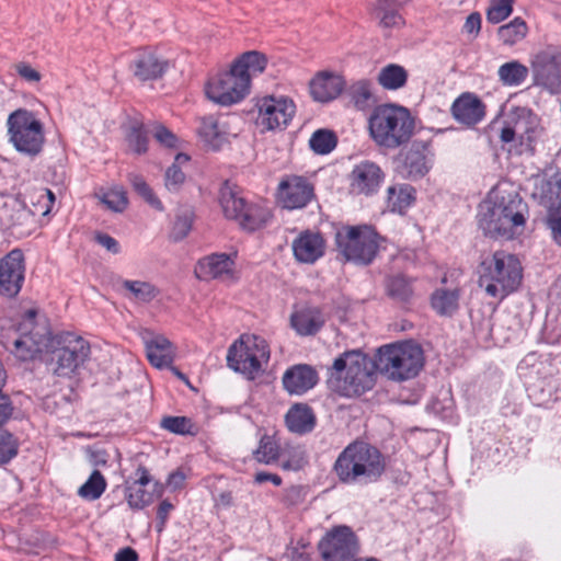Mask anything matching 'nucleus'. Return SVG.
Masks as SVG:
<instances>
[{
    "mask_svg": "<svg viewBox=\"0 0 561 561\" xmlns=\"http://www.w3.org/2000/svg\"><path fill=\"white\" fill-rule=\"evenodd\" d=\"M386 467V457L376 446L355 440L339 454L332 470L343 484L367 486L381 479Z\"/></svg>",
    "mask_w": 561,
    "mask_h": 561,
    "instance_id": "f257e3e1",
    "label": "nucleus"
},
{
    "mask_svg": "<svg viewBox=\"0 0 561 561\" xmlns=\"http://www.w3.org/2000/svg\"><path fill=\"white\" fill-rule=\"evenodd\" d=\"M478 275L479 287L489 297L503 300L520 286L523 267L516 255L505 251H495L480 262Z\"/></svg>",
    "mask_w": 561,
    "mask_h": 561,
    "instance_id": "f03ea898",
    "label": "nucleus"
},
{
    "mask_svg": "<svg viewBox=\"0 0 561 561\" xmlns=\"http://www.w3.org/2000/svg\"><path fill=\"white\" fill-rule=\"evenodd\" d=\"M411 112L401 105L382 104L374 108L368 118L371 139L381 148L397 149L407 145L414 131Z\"/></svg>",
    "mask_w": 561,
    "mask_h": 561,
    "instance_id": "7ed1b4c3",
    "label": "nucleus"
},
{
    "mask_svg": "<svg viewBox=\"0 0 561 561\" xmlns=\"http://www.w3.org/2000/svg\"><path fill=\"white\" fill-rule=\"evenodd\" d=\"M377 360L358 350L346 351L334 359L330 378L346 397L360 396L373 389L377 378Z\"/></svg>",
    "mask_w": 561,
    "mask_h": 561,
    "instance_id": "20e7f679",
    "label": "nucleus"
},
{
    "mask_svg": "<svg viewBox=\"0 0 561 561\" xmlns=\"http://www.w3.org/2000/svg\"><path fill=\"white\" fill-rule=\"evenodd\" d=\"M424 366L422 347L411 341L379 347L378 371L393 381H405L419 375Z\"/></svg>",
    "mask_w": 561,
    "mask_h": 561,
    "instance_id": "39448f33",
    "label": "nucleus"
},
{
    "mask_svg": "<svg viewBox=\"0 0 561 561\" xmlns=\"http://www.w3.org/2000/svg\"><path fill=\"white\" fill-rule=\"evenodd\" d=\"M48 369L57 377L72 378L90 356V344L71 332H62L50 339Z\"/></svg>",
    "mask_w": 561,
    "mask_h": 561,
    "instance_id": "423d86ee",
    "label": "nucleus"
},
{
    "mask_svg": "<svg viewBox=\"0 0 561 561\" xmlns=\"http://www.w3.org/2000/svg\"><path fill=\"white\" fill-rule=\"evenodd\" d=\"M270 356V345L265 339L255 334H242L229 346L227 365L248 379H254L264 370Z\"/></svg>",
    "mask_w": 561,
    "mask_h": 561,
    "instance_id": "0eeeda50",
    "label": "nucleus"
},
{
    "mask_svg": "<svg viewBox=\"0 0 561 561\" xmlns=\"http://www.w3.org/2000/svg\"><path fill=\"white\" fill-rule=\"evenodd\" d=\"M36 311L30 309L25 312L18 329L12 331L13 336L1 335V343L16 358L30 360L44 350L48 351L50 339L46 325L35 323Z\"/></svg>",
    "mask_w": 561,
    "mask_h": 561,
    "instance_id": "6e6552de",
    "label": "nucleus"
},
{
    "mask_svg": "<svg viewBox=\"0 0 561 561\" xmlns=\"http://www.w3.org/2000/svg\"><path fill=\"white\" fill-rule=\"evenodd\" d=\"M540 130L538 116L527 107L517 106L507 114L500 139L511 145L510 151L514 149L517 154L531 153Z\"/></svg>",
    "mask_w": 561,
    "mask_h": 561,
    "instance_id": "1a4fd4ad",
    "label": "nucleus"
},
{
    "mask_svg": "<svg viewBox=\"0 0 561 561\" xmlns=\"http://www.w3.org/2000/svg\"><path fill=\"white\" fill-rule=\"evenodd\" d=\"M9 141L21 153L37 156L44 146V126L36 115L25 108L12 112L7 121Z\"/></svg>",
    "mask_w": 561,
    "mask_h": 561,
    "instance_id": "9d476101",
    "label": "nucleus"
},
{
    "mask_svg": "<svg viewBox=\"0 0 561 561\" xmlns=\"http://www.w3.org/2000/svg\"><path fill=\"white\" fill-rule=\"evenodd\" d=\"M340 253L356 264L368 265L378 252L377 233L368 226L347 227L336 232Z\"/></svg>",
    "mask_w": 561,
    "mask_h": 561,
    "instance_id": "9b49d317",
    "label": "nucleus"
},
{
    "mask_svg": "<svg viewBox=\"0 0 561 561\" xmlns=\"http://www.w3.org/2000/svg\"><path fill=\"white\" fill-rule=\"evenodd\" d=\"M318 550L323 561H356L359 542L348 526H335L319 541Z\"/></svg>",
    "mask_w": 561,
    "mask_h": 561,
    "instance_id": "f8f14e48",
    "label": "nucleus"
},
{
    "mask_svg": "<svg viewBox=\"0 0 561 561\" xmlns=\"http://www.w3.org/2000/svg\"><path fill=\"white\" fill-rule=\"evenodd\" d=\"M250 91L249 80L231 66L229 71L219 73L206 85L205 93L213 102L228 106L240 102Z\"/></svg>",
    "mask_w": 561,
    "mask_h": 561,
    "instance_id": "ddd939ff",
    "label": "nucleus"
},
{
    "mask_svg": "<svg viewBox=\"0 0 561 561\" xmlns=\"http://www.w3.org/2000/svg\"><path fill=\"white\" fill-rule=\"evenodd\" d=\"M257 126L263 130L284 129L294 117L296 106L287 98H275L266 95L256 102Z\"/></svg>",
    "mask_w": 561,
    "mask_h": 561,
    "instance_id": "4468645a",
    "label": "nucleus"
},
{
    "mask_svg": "<svg viewBox=\"0 0 561 561\" xmlns=\"http://www.w3.org/2000/svg\"><path fill=\"white\" fill-rule=\"evenodd\" d=\"M534 78L537 84L549 92L561 89V47L547 46L538 51L533 60Z\"/></svg>",
    "mask_w": 561,
    "mask_h": 561,
    "instance_id": "2eb2a0df",
    "label": "nucleus"
},
{
    "mask_svg": "<svg viewBox=\"0 0 561 561\" xmlns=\"http://www.w3.org/2000/svg\"><path fill=\"white\" fill-rule=\"evenodd\" d=\"M313 197V185L304 176L286 175L278 183L276 199L283 208L290 210L304 208Z\"/></svg>",
    "mask_w": 561,
    "mask_h": 561,
    "instance_id": "dca6fc26",
    "label": "nucleus"
},
{
    "mask_svg": "<svg viewBox=\"0 0 561 561\" xmlns=\"http://www.w3.org/2000/svg\"><path fill=\"white\" fill-rule=\"evenodd\" d=\"M24 275V254L20 249H14L0 259V294L8 298L15 297L23 286Z\"/></svg>",
    "mask_w": 561,
    "mask_h": 561,
    "instance_id": "f3484780",
    "label": "nucleus"
},
{
    "mask_svg": "<svg viewBox=\"0 0 561 561\" xmlns=\"http://www.w3.org/2000/svg\"><path fill=\"white\" fill-rule=\"evenodd\" d=\"M170 61L158 55L154 50L142 48L137 50L129 65L135 79L140 82L153 81L162 78L170 69Z\"/></svg>",
    "mask_w": 561,
    "mask_h": 561,
    "instance_id": "a211bd4d",
    "label": "nucleus"
},
{
    "mask_svg": "<svg viewBox=\"0 0 561 561\" xmlns=\"http://www.w3.org/2000/svg\"><path fill=\"white\" fill-rule=\"evenodd\" d=\"M151 482V477L146 467L139 466L135 471V479L127 483L125 488V497L130 508L142 510L154 500V491L161 492V485L153 483V490L149 491L147 486Z\"/></svg>",
    "mask_w": 561,
    "mask_h": 561,
    "instance_id": "6ab92c4d",
    "label": "nucleus"
},
{
    "mask_svg": "<svg viewBox=\"0 0 561 561\" xmlns=\"http://www.w3.org/2000/svg\"><path fill=\"white\" fill-rule=\"evenodd\" d=\"M383 180V172L374 162L363 161L354 167L351 173L353 192L364 195L375 194Z\"/></svg>",
    "mask_w": 561,
    "mask_h": 561,
    "instance_id": "aec40b11",
    "label": "nucleus"
},
{
    "mask_svg": "<svg viewBox=\"0 0 561 561\" xmlns=\"http://www.w3.org/2000/svg\"><path fill=\"white\" fill-rule=\"evenodd\" d=\"M453 117L466 126H474L485 116L484 103L473 93L460 94L451 105Z\"/></svg>",
    "mask_w": 561,
    "mask_h": 561,
    "instance_id": "412c9836",
    "label": "nucleus"
},
{
    "mask_svg": "<svg viewBox=\"0 0 561 561\" xmlns=\"http://www.w3.org/2000/svg\"><path fill=\"white\" fill-rule=\"evenodd\" d=\"M142 340L147 358L153 367L162 369L172 365L175 347L165 336L147 332Z\"/></svg>",
    "mask_w": 561,
    "mask_h": 561,
    "instance_id": "4be33fe9",
    "label": "nucleus"
},
{
    "mask_svg": "<svg viewBox=\"0 0 561 561\" xmlns=\"http://www.w3.org/2000/svg\"><path fill=\"white\" fill-rule=\"evenodd\" d=\"M494 206L497 211H502V225L507 226L512 238L523 230L528 207L518 195H510L507 199L503 197L502 201L499 204H494Z\"/></svg>",
    "mask_w": 561,
    "mask_h": 561,
    "instance_id": "5701e85b",
    "label": "nucleus"
},
{
    "mask_svg": "<svg viewBox=\"0 0 561 561\" xmlns=\"http://www.w3.org/2000/svg\"><path fill=\"white\" fill-rule=\"evenodd\" d=\"M282 380L287 392L300 396L316 386L318 374L311 366L299 364L288 368Z\"/></svg>",
    "mask_w": 561,
    "mask_h": 561,
    "instance_id": "b1692460",
    "label": "nucleus"
},
{
    "mask_svg": "<svg viewBox=\"0 0 561 561\" xmlns=\"http://www.w3.org/2000/svg\"><path fill=\"white\" fill-rule=\"evenodd\" d=\"M233 259L226 253H214L201 259L195 267L197 278L207 280L232 275Z\"/></svg>",
    "mask_w": 561,
    "mask_h": 561,
    "instance_id": "393cba45",
    "label": "nucleus"
},
{
    "mask_svg": "<svg viewBox=\"0 0 561 561\" xmlns=\"http://www.w3.org/2000/svg\"><path fill=\"white\" fill-rule=\"evenodd\" d=\"M344 85L345 81L340 75L320 72L310 82V93L316 101L329 102L341 94Z\"/></svg>",
    "mask_w": 561,
    "mask_h": 561,
    "instance_id": "a878e982",
    "label": "nucleus"
},
{
    "mask_svg": "<svg viewBox=\"0 0 561 561\" xmlns=\"http://www.w3.org/2000/svg\"><path fill=\"white\" fill-rule=\"evenodd\" d=\"M295 257L302 263H314L324 253V240L319 233L306 231L293 242Z\"/></svg>",
    "mask_w": 561,
    "mask_h": 561,
    "instance_id": "bb28decb",
    "label": "nucleus"
},
{
    "mask_svg": "<svg viewBox=\"0 0 561 561\" xmlns=\"http://www.w3.org/2000/svg\"><path fill=\"white\" fill-rule=\"evenodd\" d=\"M501 214L502 211H497L494 205L481 206L478 215L479 228L486 237L512 239L507 226L502 225Z\"/></svg>",
    "mask_w": 561,
    "mask_h": 561,
    "instance_id": "cd10ccee",
    "label": "nucleus"
},
{
    "mask_svg": "<svg viewBox=\"0 0 561 561\" xmlns=\"http://www.w3.org/2000/svg\"><path fill=\"white\" fill-rule=\"evenodd\" d=\"M290 322L299 335H313L324 324V318L318 308L307 307L294 312Z\"/></svg>",
    "mask_w": 561,
    "mask_h": 561,
    "instance_id": "c85d7f7f",
    "label": "nucleus"
},
{
    "mask_svg": "<svg viewBox=\"0 0 561 561\" xmlns=\"http://www.w3.org/2000/svg\"><path fill=\"white\" fill-rule=\"evenodd\" d=\"M399 0H376L371 7V14L383 28H398L404 25V19L399 12Z\"/></svg>",
    "mask_w": 561,
    "mask_h": 561,
    "instance_id": "c756f323",
    "label": "nucleus"
},
{
    "mask_svg": "<svg viewBox=\"0 0 561 561\" xmlns=\"http://www.w3.org/2000/svg\"><path fill=\"white\" fill-rule=\"evenodd\" d=\"M270 219L271 211L266 206L247 203L236 221L242 230L253 232L265 227Z\"/></svg>",
    "mask_w": 561,
    "mask_h": 561,
    "instance_id": "7c9ffc66",
    "label": "nucleus"
},
{
    "mask_svg": "<svg viewBox=\"0 0 561 561\" xmlns=\"http://www.w3.org/2000/svg\"><path fill=\"white\" fill-rule=\"evenodd\" d=\"M460 289L453 288H437L431 296L432 308L443 317H451L459 309Z\"/></svg>",
    "mask_w": 561,
    "mask_h": 561,
    "instance_id": "2f4dec72",
    "label": "nucleus"
},
{
    "mask_svg": "<svg viewBox=\"0 0 561 561\" xmlns=\"http://www.w3.org/2000/svg\"><path fill=\"white\" fill-rule=\"evenodd\" d=\"M415 201V190L409 184H397L387 190V205L392 213L403 214Z\"/></svg>",
    "mask_w": 561,
    "mask_h": 561,
    "instance_id": "473e14b6",
    "label": "nucleus"
},
{
    "mask_svg": "<svg viewBox=\"0 0 561 561\" xmlns=\"http://www.w3.org/2000/svg\"><path fill=\"white\" fill-rule=\"evenodd\" d=\"M219 203L225 216L236 221L248 202L236 187L225 183L220 188Z\"/></svg>",
    "mask_w": 561,
    "mask_h": 561,
    "instance_id": "72a5a7b5",
    "label": "nucleus"
},
{
    "mask_svg": "<svg viewBox=\"0 0 561 561\" xmlns=\"http://www.w3.org/2000/svg\"><path fill=\"white\" fill-rule=\"evenodd\" d=\"M232 67L234 68V71H238L242 77H245L250 84L251 77L263 72L265 69L266 57L256 50L247 51L233 62Z\"/></svg>",
    "mask_w": 561,
    "mask_h": 561,
    "instance_id": "f704fd0d",
    "label": "nucleus"
},
{
    "mask_svg": "<svg viewBox=\"0 0 561 561\" xmlns=\"http://www.w3.org/2000/svg\"><path fill=\"white\" fill-rule=\"evenodd\" d=\"M198 134L206 146L217 150L227 141V134L219 127L214 116L204 117L198 128Z\"/></svg>",
    "mask_w": 561,
    "mask_h": 561,
    "instance_id": "c9c22d12",
    "label": "nucleus"
},
{
    "mask_svg": "<svg viewBox=\"0 0 561 561\" xmlns=\"http://www.w3.org/2000/svg\"><path fill=\"white\" fill-rule=\"evenodd\" d=\"M379 84L387 90H398L407 83V70L397 64H389L382 67L378 73Z\"/></svg>",
    "mask_w": 561,
    "mask_h": 561,
    "instance_id": "e433bc0d",
    "label": "nucleus"
},
{
    "mask_svg": "<svg viewBox=\"0 0 561 561\" xmlns=\"http://www.w3.org/2000/svg\"><path fill=\"white\" fill-rule=\"evenodd\" d=\"M527 33L528 26L519 16L497 28V37L505 46H513L519 43L526 37Z\"/></svg>",
    "mask_w": 561,
    "mask_h": 561,
    "instance_id": "4c0bfd02",
    "label": "nucleus"
},
{
    "mask_svg": "<svg viewBox=\"0 0 561 561\" xmlns=\"http://www.w3.org/2000/svg\"><path fill=\"white\" fill-rule=\"evenodd\" d=\"M528 68L517 60L505 62L497 70L500 81L507 87L522 84L528 77Z\"/></svg>",
    "mask_w": 561,
    "mask_h": 561,
    "instance_id": "58836bf2",
    "label": "nucleus"
},
{
    "mask_svg": "<svg viewBox=\"0 0 561 561\" xmlns=\"http://www.w3.org/2000/svg\"><path fill=\"white\" fill-rule=\"evenodd\" d=\"M347 94L357 110H366L375 103L371 83L368 80H358L351 84Z\"/></svg>",
    "mask_w": 561,
    "mask_h": 561,
    "instance_id": "ea45409f",
    "label": "nucleus"
},
{
    "mask_svg": "<svg viewBox=\"0 0 561 561\" xmlns=\"http://www.w3.org/2000/svg\"><path fill=\"white\" fill-rule=\"evenodd\" d=\"M27 198L32 204L30 210L35 216L42 214L46 216L50 213L51 207L55 203V195L49 188L39 187L27 194Z\"/></svg>",
    "mask_w": 561,
    "mask_h": 561,
    "instance_id": "a19ab883",
    "label": "nucleus"
},
{
    "mask_svg": "<svg viewBox=\"0 0 561 561\" xmlns=\"http://www.w3.org/2000/svg\"><path fill=\"white\" fill-rule=\"evenodd\" d=\"M106 480L99 470H94L89 479L79 488L78 494L85 500L95 501L104 493Z\"/></svg>",
    "mask_w": 561,
    "mask_h": 561,
    "instance_id": "79ce46f5",
    "label": "nucleus"
},
{
    "mask_svg": "<svg viewBox=\"0 0 561 561\" xmlns=\"http://www.w3.org/2000/svg\"><path fill=\"white\" fill-rule=\"evenodd\" d=\"M194 221V211L190 207H181L178 209L175 220L171 230V238L174 241L184 239L192 229Z\"/></svg>",
    "mask_w": 561,
    "mask_h": 561,
    "instance_id": "37998d69",
    "label": "nucleus"
},
{
    "mask_svg": "<svg viewBox=\"0 0 561 561\" xmlns=\"http://www.w3.org/2000/svg\"><path fill=\"white\" fill-rule=\"evenodd\" d=\"M388 295L398 301H408L413 294L411 282L403 275H394L387 279Z\"/></svg>",
    "mask_w": 561,
    "mask_h": 561,
    "instance_id": "c03bdc74",
    "label": "nucleus"
},
{
    "mask_svg": "<svg viewBox=\"0 0 561 561\" xmlns=\"http://www.w3.org/2000/svg\"><path fill=\"white\" fill-rule=\"evenodd\" d=\"M0 423V466L9 463L19 453V439Z\"/></svg>",
    "mask_w": 561,
    "mask_h": 561,
    "instance_id": "a18cd8bd",
    "label": "nucleus"
},
{
    "mask_svg": "<svg viewBox=\"0 0 561 561\" xmlns=\"http://www.w3.org/2000/svg\"><path fill=\"white\" fill-rule=\"evenodd\" d=\"M279 444L274 436L264 435L260 439L257 449L254 451V457L259 462L272 463L278 459Z\"/></svg>",
    "mask_w": 561,
    "mask_h": 561,
    "instance_id": "49530a36",
    "label": "nucleus"
},
{
    "mask_svg": "<svg viewBox=\"0 0 561 561\" xmlns=\"http://www.w3.org/2000/svg\"><path fill=\"white\" fill-rule=\"evenodd\" d=\"M128 180L135 192L141 196L152 208L163 210V205L145 179L139 174H129Z\"/></svg>",
    "mask_w": 561,
    "mask_h": 561,
    "instance_id": "de8ad7c7",
    "label": "nucleus"
},
{
    "mask_svg": "<svg viewBox=\"0 0 561 561\" xmlns=\"http://www.w3.org/2000/svg\"><path fill=\"white\" fill-rule=\"evenodd\" d=\"M122 287L130 294V297L142 302H149L157 296L154 286L147 282L123 280Z\"/></svg>",
    "mask_w": 561,
    "mask_h": 561,
    "instance_id": "09e8293b",
    "label": "nucleus"
},
{
    "mask_svg": "<svg viewBox=\"0 0 561 561\" xmlns=\"http://www.w3.org/2000/svg\"><path fill=\"white\" fill-rule=\"evenodd\" d=\"M188 157L184 153H178L175 162L165 171L164 185L171 192H176L185 181V174L180 169L179 164L186 163Z\"/></svg>",
    "mask_w": 561,
    "mask_h": 561,
    "instance_id": "8fccbe9b",
    "label": "nucleus"
},
{
    "mask_svg": "<svg viewBox=\"0 0 561 561\" xmlns=\"http://www.w3.org/2000/svg\"><path fill=\"white\" fill-rule=\"evenodd\" d=\"M309 145L316 153L327 154L335 148L336 136L331 130L319 129L310 137Z\"/></svg>",
    "mask_w": 561,
    "mask_h": 561,
    "instance_id": "3c124183",
    "label": "nucleus"
},
{
    "mask_svg": "<svg viewBox=\"0 0 561 561\" xmlns=\"http://www.w3.org/2000/svg\"><path fill=\"white\" fill-rule=\"evenodd\" d=\"M515 0H490L485 15L491 24H499L513 13Z\"/></svg>",
    "mask_w": 561,
    "mask_h": 561,
    "instance_id": "603ef678",
    "label": "nucleus"
},
{
    "mask_svg": "<svg viewBox=\"0 0 561 561\" xmlns=\"http://www.w3.org/2000/svg\"><path fill=\"white\" fill-rule=\"evenodd\" d=\"M149 131L145 129L142 123L134 122L130 125L127 134V141L129 148L137 154L145 153L148 149V137Z\"/></svg>",
    "mask_w": 561,
    "mask_h": 561,
    "instance_id": "864d4df0",
    "label": "nucleus"
},
{
    "mask_svg": "<svg viewBox=\"0 0 561 561\" xmlns=\"http://www.w3.org/2000/svg\"><path fill=\"white\" fill-rule=\"evenodd\" d=\"M101 201L108 209L117 213L123 211L128 204L126 192L121 186H116L105 192L101 196Z\"/></svg>",
    "mask_w": 561,
    "mask_h": 561,
    "instance_id": "5fc2aeb1",
    "label": "nucleus"
},
{
    "mask_svg": "<svg viewBox=\"0 0 561 561\" xmlns=\"http://www.w3.org/2000/svg\"><path fill=\"white\" fill-rule=\"evenodd\" d=\"M148 131L154 137V139L162 146L168 148H176L178 138L176 136L164 125L154 123L150 125Z\"/></svg>",
    "mask_w": 561,
    "mask_h": 561,
    "instance_id": "6e6d98bb",
    "label": "nucleus"
},
{
    "mask_svg": "<svg viewBox=\"0 0 561 561\" xmlns=\"http://www.w3.org/2000/svg\"><path fill=\"white\" fill-rule=\"evenodd\" d=\"M285 421H316V415L308 404L296 403L285 414Z\"/></svg>",
    "mask_w": 561,
    "mask_h": 561,
    "instance_id": "4d7b16f0",
    "label": "nucleus"
},
{
    "mask_svg": "<svg viewBox=\"0 0 561 561\" xmlns=\"http://www.w3.org/2000/svg\"><path fill=\"white\" fill-rule=\"evenodd\" d=\"M405 165L409 168L410 175H424L427 172L425 157L419 152H409L405 157Z\"/></svg>",
    "mask_w": 561,
    "mask_h": 561,
    "instance_id": "13d9d810",
    "label": "nucleus"
},
{
    "mask_svg": "<svg viewBox=\"0 0 561 561\" xmlns=\"http://www.w3.org/2000/svg\"><path fill=\"white\" fill-rule=\"evenodd\" d=\"M12 209L14 213L10 217L12 226H27L33 218V214L30 209H26L25 205L15 201Z\"/></svg>",
    "mask_w": 561,
    "mask_h": 561,
    "instance_id": "bf43d9fd",
    "label": "nucleus"
},
{
    "mask_svg": "<svg viewBox=\"0 0 561 561\" xmlns=\"http://www.w3.org/2000/svg\"><path fill=\"white\" fill-rule=\"evenodd\" d=\"M161 427L176 435L195 436L199 432L197 423H160Z\"/></svg>",
    "mask_w": 561,
    "mask_h": 561,
    "instance_id": "052dcab7",
    "label": "nucleus"
},
{
    "mask_svg": "<svg viewBox=\"0 0 561 561\" xmlns=\"http://www.w3.org/2000/svg\"><path fill=\"white\" fill-rule=\"evenodd\" d=\"M547 226L551 230L553 240L561 245V208L549 210Z\"/></svg>",
    "mask_w": 561,
    "mask_h": 561,
    "instance_id": "680f3d73",
    "label": "nucleus"
},
{
    "mask_svg": "<svg viewBox=\"0 0 561 561\" xmlns=\"http://www.w3.org/2000/svg\"><path fill=\"white\" fill-rule=\"evenodd\" d=\"M481 14L479 12H472L466 19L463 24V32L476 38L481 30Z\"/></svg>",
    "mask_w": 561,
    "mask_h": 561,
    "instance_id": "e2e57ef3",
    "label": "nucleus"
},
{
    "mask_svg": "<svg viewBox=\"0 0 561 561\" xmlns=\"http://www.w3.org/2000/svg\"><path fill=\"white\" fill-rule=\"evenodd\" d=\"M95 241L103 248H105L108 252L113 254H117L121 251L119 243L116 239L111 237L107 233L98 232L94 237Z\"/></svg>",
    "mask_w": 561,
    "mask_h": 561,
    "instance_id": "0e129e2a",
    "label": "nucleus"
},
{
    "mask_svg": "<svg viewBox=\"0 0 561 561\" xmlns=\"http://www.w3.org/2000/svg\"><path fill=\"white\" fill-rule=\"evenodd\" d=\"M16 72L21 78L28 82H38L42 78L41 73L25 62L16 65Z\"/></svg>",
    "mask_w": 561,
    "mask_h": 561,
    "instance_id": "69168bd1",
    "label": "nucleus"
},
{
    "mask_svg": "<svg viewBox=\"0 0 561 561\" xmlns=\"http://www.w3.org/2000/svg\"><path fill=\"white\" fill-rule=\"evenodd\" d=\"M306 548V545L290 547L287 549L286 558L288 561H310V554Z\"/></svg>",
    "mask_w": 561,
    "mask_h": 561,
    "instance_id": "338daca9",
    "label": "nucleus"
},
{
    "mask_svg": "<svg viewBox=\"0 0 561 561\" xmlns=\"http://www.w3.org/2000/svg\"><path fill=\"white\" fill-rule=\"evenodd\" d=\"M431 409L434 411L436 417H440L443 420L453 417L454 410L450 401L448 405H444L439 401H434L431 405Z\"/></svg>",
    "mask_w": 561,
    "mask_h": 561,
    "instance_id": "774afa93",
    "label": "nucleus"
}]
</instances>
